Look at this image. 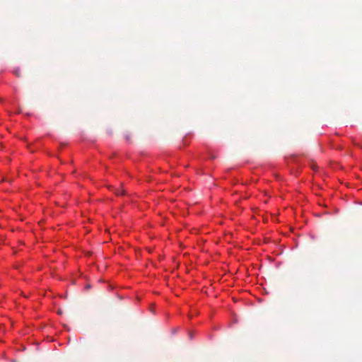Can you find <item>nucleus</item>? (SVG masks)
<instances>
[{
	"label": "nucleus",
	"instance_id": "obj_3",
	"mask_svg": "<svg viewBox=\"0 0 362 362\" xmlns=\"http://www.w3.org/2000/svg\"><path fill=\"white\" fill-rule=\"evenodd\" d=\"M116 194H117V195H119V194H124V192H123V191H122V190H119V189H118V190H117Z\"/></svg>",
	"mask_w": 362,
	"mask_h": 362
},
{
	"label": "nucleus",
	"instance_id": "obj_2",
	"mask_svg": "<svg viewBox=\"0 0 362 362\" xmlns=\"http://www.w3.org/2000/svg\"><path fill=\"white\" fill-rule=\"evenodd\" d=\"M310 168L314 170H315L317 168V165L313 161L310 163Z\"/></svg>",
	"mask_w": 362,
	"mask_h": 362
},
{
	"label": "nucleus",
	"instance_id": "obj_4",
	"mask_svg": "<svg viewBox=\"0 0 362 362\" xmlns=\"http://www.w3.org/2000/svg\"><path fill=\"white\" fill-rule=\"evenodd\" d=\"M15 74H16V76H20V71H19V69H17V70H16V71H15Z\"/></svg>",
	"mask_w": 362,
	"mask_h": 362
},
{
	"label": "nucleus",
	"instance_id": "obj_1",
	"mask_svg": "<svg viewBox=\"0 0 362 362\" xmlns=\"http://www.w3.org/2000/svg\"><path fill=\"white\" fill-rule=\"evenodd\" d=\"M124 139L127 141L131 142L132 141V133L129 131H127L124 133Z\"/></svg>",
	"mask_w": 362,
	"mask_h": 362
}]
</instances>
